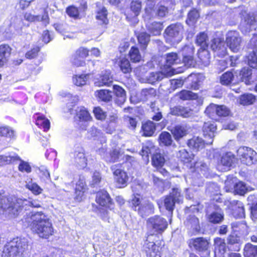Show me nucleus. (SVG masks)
Returning a JSON list of instances; mask_svg holds the SVG:
<instances>
[{
    "label": "nucleus",
    "instance_id": "obj_50",
    "mask_svg": "<svg viewBox=\"0 0 257 257\" xmlns=\"http://www.w3.org/2000/svg\"><path fill=\"white\" fill-rule=\"evenodd\" d=\"M159 143L165 146H170L172 144L171 136L168 132H162L159 136Z\"/></svg>",
    "mask_w": 257,
    "mask_h": 257
},
{
    "label": "nucleus",
    "instance_id": "obj_7",
    "mask_svg": "<svg viewBox=\"0 0 257 257\" xmlns=\"http://www.w3.org/2000/svg\"><path fill=\"white\" fill-rule=\"evenodd\" d=\"M28 243L24 239L17 238L8 242L3 251V257H20L27 249Z\"/></svg>",
    "mask_w": 257,
    "mask_h": 257
},
{
    "label": "nucleus",
    "instance_id": "obj_32",
    "mask_svg": "<svg viewBox=\"0 0 257 257\" xmlns=\"http://www.w3.org/2000/svg\"><path fill=\"white\" fill-rule=\"evenodd\" d=\"M127 57L133 63H140L143 60V56L140 49L136 45L131 47L127 53Z\"/></svg>",
    "mask_w": 257,
    "mask_h": 257
},
{
    "label": "nucleus",
    "instance_id": "obj_1",
    "mask_svg": "<svg viewBox=\"0 0 257 257\" xmlns=\"http://www.w3.org/2000/svg\"><path fill=\"white\" fill-rule=\"evenodd\" d=\"M29 226L32 232L42 239L54 235L55 229L51 219L42 211L30 213L28 216Z\"/></svg>",
    "mask_w": 257,
    "mask_h": 257
},
{
    "label": "nucleus",
    "instance_id": "obj_2",
    "mask_svg": "<svg viewBox=\"0 0 257 257\" xmlns=\"http://www.w3.org/2000/svg\"><path fill=\"white\" fill-rule=\"evenodd\" d=\"M4 193L0 192V212L17 217L22 212L23 206L12 197L4 195Z\"/></svg>",
    "mask_w": 257,
    "mask_h": 257
},
{
    "label": "nucleus",
    "instance_id": "obj_33",
    "mask_svg": "<svg viewBox=\"0 0 257 257\" xmlns=\"http://www.w3.org/2000/svg\"><path fill=\"white\" fill-rule=\"evenodd\" d=\"M142 51H146L150 41V35L146 32L139 33L136 36Z\"/></svg>",
    "mask_w": 257,
    "mask_h": 257
},
{
    "label": "nucleus",
    "instance_id": "obj_4",
    "mask_svg": "<svg viewBox=\"0 0 257 257\" xmlns=\"http://www.w3.org/2000/svg\"><path fill=\"white\" fill-rule=\"evenodd\" d=\"M95 201L99 206L101 219H108V210H113L114 206L109 194L106 190H100L96 193Z\"/></svg>",
    "mask_w": 257,
    "mask_h": 257
},
{
    "label": "nucleus",
    "instance_id": "obj_55",
    "mask_svg": "<svg viewBox=\"0 0 257 257\" xmlns=\"http://www.w3.org/2000/svg\"><path fill=\"white\" fill-rule=\"evenodd\" d=\"M40 50V46L38 45L34 46L25 53V56L28 59H34L38 56Z\"/></svg>",
    "mask_w": 257,
    "mask_h": 257
},
{
    "label": "nucleus",
    "instance_id": "obj_35",
    "mask_svg": "<svg viewBox=\"0 0 257 257\" xmlns=\"http://www.w3.org/2000/svg\"><path fill=\"white\" fill-rule=\"evenodd\" d=\"M95 96L97 99L104 102H109L112 100L111 91L108 89H100L95 91Z\"/></svg>",
    "mask_w": 257,
    "mask_h": 257
},
{
    "label": "nucleus",
    "instance_id": "obj_9",
    "mask_svg": "<svg viewBox=\"0 0 257 257\" xmlns=\"http://www.w3.org/2000/svg\"><path fill=\"white\" fill-rule=\"evenodd\" d=\"M182 30L183 27L178 23L169 25L163 33L165 42L171 45L180 43L183 38Z\"/></svg>",
    "mask_w": 257,
    "mask_h": 257
},
{
    "label": "nucleus",
    "instance_id": "obj_6",
    "mask_svg": "<svg viewBox=\"0 0 257 257\" xmlns=\"http://www.w3.org/2000/svg\"><path fill=\"white\" fill-rule=\"evenodd\" d=\"M129 207L142 218H145L154 213V206L152 203L148 202L142 204L140 194H134L129 201Z\"/></svg>",
    "mask_w": 257,
    "mask_h": 257
},
{
    "label": "nucleus",
    "instance_id": "obj_21",
    "mask_svg": "<svg viewBox=\"0 0 257 257\" xmlns=\"http://www.w3.org/2000/svg\"><path fill=\"white\" fill-rule=\"evenodd\" d=\"M170 114L183 118H189L193 116L194 110L189 106L178 105L170 108Z\"/></svg>",
    "mask_w": 257,
    "mask_h": 257
},
{
    "label": "nucleus",
    "instance_id": "obj_29",
    "mask_svg": "<svg viewBox=\"0 0 257 257\" xmlns=\"http://www.w3.org/2000/svg\"><path fill=\"white\" fill-rule=\"evenodd\" d=\"M195 43L197 46L199 47L198 49H208L209 43L207 34L205 32L199 33L196 36Z\"/></svg>",
    "mask_w": 257,
    "mask_h": 257
},
{
    "label": "nucleus",
    "instance_id": "obj_12",
    "mask_svg": "<svg viewBox=\"0 0 257 257\" xmlns=\"http://www.w3.org/2000/svg\"><path fill=\"white\" fill-rule=\"evenodd\" d=\"M195 155L189 152L186 149L179 150L177 154V158L183 166L191 170L192 172L197 171L198 162L194 161Z\"/></svg>",
    "mask_w": 257,
    "mask_h": 257
},
{
    "label": "nucleus",
    "instance_id": "obj_51",
    "mask_svg": "<svg viewBox=\"0 0 257 257\" xmlns=\"http://www.w3.org/2000/svg\"><path fill=\"white\" fill-rule=\"evenodd\" d=\"M13 48L8 43L0 44V54L10 60L13 53Z\"/></svg>",
    "mask_w": 257,
    "mask_h": 257
},
{
    "label": "nucleus",
    "instance_id": "obj_24",
    "mask_svg": "<svg viewBox=\"0 0 257 257\" xmlns=\"http://www.w3.org/2000/svg\"><path fill=\"white\" fill-rule=\"evenodd\" d=\"M212 143L206 142L199 137L193 136L192 138L187 141L188 147L195 151H199L204 149L206 145L211 144Z\"/></svg>",
    "mask_w": 257,
    "mask_h": 257
},
{
    "label": "nucleus",
    "instance_id": "obj_27",
    "mask_svg": "<svg viewBox=\"0 0 257 257\" xmlns=\"http://www.w3.org/2000/svg\"><path fill=\"white\" fill-rule=\"evenodd\" d=\"M156 130V124L153 121L148 120L142 123L141 132L142 136L150 137L153 136Z\"/></svg>",
    "mask_w": 257,
    "mask_h": 257
},
{
    "label": "nucleus",
    "instance_id": "obj_41",
    "mask_svg": "<svg viewBox=\"0 0 257 257\" xmlns=\"http://www.w3.org/2000/svg\"><path fill=\"white\" fill-rule=\"evenodd\" d=\"M74 161L80 167H84L86 166L87 159L84 150L74 152Z\"/></svg>",
    "mask_w": 257,
    "mask_h": 257
},
{
    "label": "nucleus",
    "instance_id": "obj_46",
    "mask_svg": "<svg viewBox=\"0 0 257 257\" xmlns=\"http://www.w3.org/2000/svg\"><path fill=\"white\" fill-rule=\"evenodd\" d=\"M243 255L244 257H255L257 255V245L247 243L243 248Z\"/></svg>",
    "mask_w": 257,
    "mask_h": 257
},
{
    "label": "nucleus",
    "instance_id": "obj_22",
    "mask_svg": "<svg viewBox=\"0 0 257 257\" xmlns=\"http://www.w3.org/2000/svg\"><path fill=\"white\" fill-rule=\"evenodd\" d=\"M142 8V3L140 0H133L130 6L129 10L125 12L126 19L128 21L136 19L140 14Z\"/></svg>",
    "mask_w": 257,
    "mask_h": 257
},
{
    "label": "nucleus",
    "instance_id": "obj_14",
    "mask_svg": "<svg viewBox=\"0 0 257 257\" xmlns=\"http://www.w3.org/2000/svg\"><path fill=\"white\" fill-rule=\"evenodd\" d=\"M237 154L240 162L243 165L251 166L257 161V153L250 148L240 147Z\"/></svg>",
    "mask_w": 257,
    "mask_h": 257
},
{
    "label": "nucleus",
    "instance_id": "obj_42",
    "mask_svg": "<svg viewBox=\"0 0 257 257\" xmlns=\"http://www.w3.org/2000/svg\"><path fill=\"white\" fill-rule=\"evenodd\" d=\"M180 61L177 53L175 52L168 53L166 55L165 66L170 68L173 65L179 63Z\"/></svg>",
    "mask_w": 257,
    "mask_h": 257
},
{
    "label": "nucleus",
    "instance_id": "obj_38",
    "mask_svg": "<svg viewBox=\"0 0 257 257\" xmlns=\"http://www.w3.org/2000/svg\"><path fill=\"white\" fill-rule=\"evenodd\" d=\"M232 70L227 71L223 73L220 77V83L224 86H230L231 84H234L233 83L234 78V75Z\"/></svg>",
    "mask_w": 257,
    "mask_h": 257
},
{
    "label": "nucleus",
    "instance_id": "obj_25",
    "mask_svg": "<svg viewBox=\"0 0 257 257\" xmlns=\"http://www.w3.org/2000/svg\"><path fill=\"white\" fill-rule=\"evenodd\" d=\"M74 118L82 122L91 121L92 119L90 112L84 106H78L76 108Z\"/></svg>",
    "mask_w": 257,
    "mask_h": 257
},
{
    "label": "nucleus",
    "instance_id": "obj_57",
    "mask_svg": "<svg viewBox=\"0 0 257 257\" xmlns=\"http://www.w3.org/2000/svg\"><path fill=\"white\" fill-rule=\"evenodd\" d=\"M92 112L97 120H104L106 118V112L103 111L100 106L94 107L93 109Z\"/></svg>",
    "mask_w": 257,
    "mask_h": 257
},
{
    "label": "nucleus",
    "instance_id": "obj_36",
    "mask_svg": "<svg viewBox=\"0 0 257 257\" xmlns=\"http://www.w3.org/2000/svg\"><path fill=\"white\" fill-rule=\"evenodd\" d=\"M197 56L201 65L204 66L209 65L211 57L208 49H198Z\"/></svg>",
    "mask_w": 257,
    "mask_h": 257
},
{
    "label": "nucleus",
    "instance_id": "obj_52",
    "mask_svg": "<svg viewBox=\"0 0 257 257\" xmlns=\"http://www.w3.org/2000/svg\"><path fill=\"white\" fill-rule=\"evenodd\" d=\"M207 220L212 224H218L224 219V215L217 212H213L207 216Z\"/></svg>",
    "mask_w": 257,
    "mask_h": 257
},
{
    "label": "nucleus",
    "instance_id": "obj_37",
    "mask_svg": "<svg viewBox=\"0 0 257 257\" xmlns=\"http://www.w3.org/2000/svg\"><path fill=\"white\" fill-rule=\"evenodd\" d=\"M240 82H244L246 85H250L251 81L252 71L248 67H243L239 71Z\"/></svg>",
    "mask_w": 257,
    "mask_h": 257
},
{
    "label": "nucleus",
    "instance_id": "obj_58",
    "mask_svg": "<svg viewBox=\"0 0 257 257\" xmlns=\"http://www.w3.org/2000/svg\"><path fill=\"white\" fill-rule=\"evenodd\" d=\"M26 188L35 195H38L43 192V189L36 183H30L26 185Z\"/></svg>",
    "mask_w": 257,
    "mask_h": 257
},
{
    "label": "nucleus",
    "instance_id": "obj_45",
    "mask_svg": "<svg viewBox=\"0 0 257 257\" xmlns=\"http://www.w3.org/2000/svg\"><path fill=\"white\" fill-rule=\"evenodd\" d=\"M224 45V40L219 37L214 38L211 41L210 48L213 51H223Z\"/></svg>",
    "mask_w": 257,
    "mask_h": 257
},
{
    "label": "nucleus",
    "instance_id": "obj_16",
    "mask_svg": "<svg viewBox=\"0 0 257 257\" xmlns=\"http://www.w3.org/2000/svg\"><path fill=\"white\" fill-rule=\"evenodd\" d=\"M90 50L84 47H80L71 56V63L75 67H81L85 65V59L88 57Z\"/></svg>",
    "mask_w": 257,
    "mask_h": 257
},
{
    "label": "nucleus",
    "instance_id": "obj_62",
    "mask_svg": "<svg viewBox=\"0 0 257 257\" xmlns=\"http://www.w3.org/2000/svg\"><path fill=\"white\" fill-rule=\"evenodd\" d=\"M24 19L29 23L39 22L40 20V16L34 15L29 12H25L23 15Z\"/></svg>",
    "mask_w": 257,
    "mask_h": 257
},
{
    "label": "nucleus",
    "instance_id": "obj_28",
    "mask_svg": "<svg viewBox=\"0 0 257 257\" xmlns=\"http://www.w3.org/2000/svg\"><path fill=\"white\" fill-rule=\"evenodd\" d=\"M113 91L115 96V103L118 105H121L126 100V95L125 90L117 84L113 85Z\"/></svg>",
    "mask_w": 257,
    "mask_h": 257
},
{
    "label": "nucleus",
    "instance_id": "obj_40",
    "mask_svg": "<svg viewBox=\"0 0 257 257\" xmlns=\"http://www.w3.org/2000/svg\"><path fill=\"white\" fill-rule=\"evenodd\" d=\"M87 189L86 185L83 184V183H77L75 189V199L78 202L81 201Z\"/></svg>",
    "mask_w": 257,
    "mask_h": 257
},
{
    "label": "nucleus",
    "instance_id": "obj_64",
    "mask_svg": "<svg viewBox=\"0 0 257 257\" xmlns=\"http://www.w3.org/2000/svg\"><path fill=\"white\" fill-rule=\"evenodd\" d=\"M220 163L223 166L229 167L233 163V158L226 154H224L221 158Z\"/></svg>",
    "mask_w": 257,
    "mask_h": 257
},
{
    "label": "nucleus",
    "instance_id": "obj_60",
    "mask_svg": "<svg viewBox=\"0 0 257 257\" xmlns=\"http://www.w3.org/2000/svg\"><path fill=\"white\" fill-rule=\"evenodd\" d=\"M217 104H210L205 109V113L210 118L217 116Z\"/></svg>",
    "mask_w": 257,
    "mask_h": 257
},
{
    "label": "nucleus",
    "instance_id": "obj_59",
    "mask_svg": "<svg viewBox=\"0 0 257 257\" xmlns=\"http://www.w3.org/2000/svg\"><path fill=\"white\" fill-rule=\"evenodd\" d=\"M20 161V163L18 166V170L22 173H30L32 171V168L29 163L22 160L20 158V160H18L17 162Z\"/></svg>",
    "mask_w": 257,
    "mask_h": 257
},
{
    "label": "nucleus",
    "instance_id": "obj_11",
    "mask_svg": "<svg viewBox=\"0 0 257 257\" xmlns=\"http://www.w3.org/2000/svg\"><path fill=\"white\" fill-rule=\"evenodd\" d=\"M147 225L153 230V236L159 237V234H162L168 227L167 220L159 215L149 218L147 220Z\"/></svg>",
    "mask_w": 257,
    "mask_h": 257
},
{
    "label": "nucleus",
    "instance_id": "obj_47",
    "mask_svg": "<svg viewBox=\"0 0 257 257\" xmlns=\"http://www.w3.org/2000/svg\"><path fill=\"white\" fill-rule=\"evenodd\" d=\"M96 19L100 21L101 25H107L108 24L107 11L105 7H102L97 12Z\"/></svg>",
    "mask_w": 257,
    "mask_h": 257
},
{
    "label": "nucleus",
    "instance_id": "obj_20",
    "mask_svg": "<svg viewBox=\"0 0 257 257\" xmlns=\"http://www.w3.org/2000/svg\"><path fill=\"white\" fill-rule=\"evenodd\" d=\"M228 251L238 252L240 250L242 241L240 237L235 232H231L226 239Z\"/></svg>",
    "mask_w": 257,
    "mask_h": 257
},
{
    "label": "nucleus",
    "instance_id": "obj_13",
    "mask_svg": "<svg viewBox=\"0 0 257 257\" xmlns=\"http://www.w3.org/2000/svg\"><path fill=\"white\" fill-rule=\"evenodd\" d=\"M190 248L194 249L199 254L201 253H210V243L209 239L204 237H197L190 239L188 241Z\"/></svg>",
    "mask_w": 257,
    "mask_h": 257
},
{
    "label": "nucleus",
    "instance_id": "obj_15",
    "mask_svg": "<svg viewBox=\"0 0 257 257\" xmlns=\"http://www.w3.org/2000/svg\"><path fill=\"white\" fill-rule=\"evenodd\" d=\"M182 197L180 190L173 188L169 194L164 197V205L166 209L172 213L176 202L179 203L182 201Z\"/></svg>",
    "mask_w": 257,
    "mask_h": 257
},
{
    "label": "nucleus",
    "instance_id": "obj_44",
    "mask_svg": "<svg viewBox=\"0 0 257 257\" xmlns=\"http://www.w3.org/2000/svg\"><path fill=\"white\" fill-rule=\"evenodd\" d=\"M255 100V96L251 93H244L239 97V103L243 106L251 105Z\"/></svg>",
    "mask_w": 257,
    "mask_h": 257
},
{
    "label": "nucleus",
    "instance_id": "obj_54",
    "mask_svg": "<svg viewBox=\"0 0 257 257\" xmlns=\"http://www.w3.org/2000/svg\"><path fill=\"white\" fill-rule=\"evenodd\" d=\"M89 74L75 75L73 77V82L77 86L84 85L86 83L87 77Z\"/></svg>",
    "mask_w": 257,
    "mask_h": 257
},
{
    "label": "nucleus",
    "instance_id": "obj_34",
    "mask_svg": "<svg viewBox=\"0 0 257 257\" xmlns=\"http://www.w3.org/2000/svg\"><path fill=\"white\" fill-rule=\"evenodd\" d=\"M113 82V77L110 70H105L101 74L97 81L98 86L99 87L106 86H110Z\"/></svg>",
    "mask_w": 257,
    "mask_h": 257
},
{
    "label": "nucleus",
    "instance_id": "obj_26",
    "mask_svg": "<svg viewBox=\"0 0 257 257\" xmlns=\"http://www.w3.org/2000/svg\"><path fill=\"white\" fill-rule=\"evenodd\" d=\"M35 119V124L44 132H47L50 127V120L43 114L40 112L35 113L33 116Z\"/></svg>",
    "mask_w": 257,
    "mask_h": 257
},
{
    "label": "nucleus",
    "instance_id": "obj_48",
    "mask_svg": "<svg viewBox=\"0 0 257 257\" xmlns=\"http://www.w3.org/2000/svg\"><path fill=\"white\" fill-rule=\"evenodd\" d=\"M178 96L182 100H195L198 98L197 94L185 89L180 91L178 93Z\"/></svg>",
    "mask_w": 257,
    "mask_h": 257
},
{
    "label": "nucleus",
    "instance_id": "obj_3",
    "mask_svg": "<svg viewBox=\"0 0 257 257\" xmlns=\"http://www.w3.org/2000/svg\"><path fill=\"white\" fill-rule=\"evenodd\" d=\"M126 161L122 163H119L114 165L111 167V170L114 177V181L117 188H123L127 185L129 177L127 173L124 171L125 166H127V169L131 166L128 161L132 160V157L130 155L125 156Z\"/></svg>",
    "mask_w": 257,
    "mask_h": 257
},
{
    "label": "nucleus",
    "instance_id": "obj_5",
    "mask_svg": "<svg viewBox=\"0 0 257 257\" xmlns=\"http://www.w3.org/2000/svg\"><path fill=\"white\" fill-rule=\"evenodd\" d=\"M153 235L152 233L147 234L143 252L145 253L146 257H162L163 249L165 246L164 241L163 239L156 240L155 242L151 241V237Z\"/></svg>",
    "mask_w": 257,
    "mask_h": 257
},
{
    "label": "nucleus",
    "instance_id": "obj_23",
    "mask_svg": "<svg viewBox=\"0 0 257 257\" xmlns=\"http://www.w3.org/2000/svg\"><path fill=\"white\" fill-rule=\"evenodd\" d=\"M214 257H224L228 250L226 242L223 238L216 237L213 239Z\"/></svg>",
    "mask_w": 257,
    "mask_h": 257
},
{
    "label": "nucleus",
    "instance_id": "obj_17",
    "mask_svg": "<svg viewBox=\"0 0 257 257\" xmlns=\"http://www.w3.org/2000/svg\"><path fill=\"white\" fill-rule=\"evenodd\" d=\"M113 66L116 68L119 72L124 74H129L132 73L133 68L130 60L125 57L116 56L112 60Z\"/></svg>",
    "mask_w": 257,
    "mask_h": 257
},
{
    "label": "nucleus",
    "instance_id": "obj_53",
    "mask_svg": "<svg viewBox=\"0 0 257 257\" xmlns=\"http://www.w3.org/2000/svg\"><path fill=\"white\" fill-rule=\"evenodd\" d=\"M247 191L245 184L242 181H238L233 185V193L240 196L244 195Z\"/></svg>",
    "mask_w": 257,
    "mask_h": 257
},
{
    "label": "nucleus",
    "instance_id": "obj_30",
    "mask_svg": "<svg viewBox=\"0 0 257 257\" xmlns=\"http://www.w3.org/2000/svg\"><path fill=\"white\" fill-rule=\"evenodd\" d=\"M217 127L215 123L212 121L204 122L202 126V132L205 137H208L210 142L212 143L213 138Z\"/></svg>",
    "mask_w": 257,
    "mask_h": 257
},
{
    "label": "nucleus",
    "instance_id": "obj_19",
    "mask_svg": "<svg viewBox=\"0 0 257 257\" xmlns=\"http://www.w3.org/2000/svg\"><path fill=\"white\" fill-rule=\"evenodd\" d=\"M179 52L182 56V62L185 66L194 67L196 65L194 59V49L189 46L185 45L181 48Z\"/></svg>",
    "mask_w": 257,
    "mask_h": 257
},
{
    "label": "nucleus",
    "instance_id": "obj_31",
    "mask_svg": "<svg viewBox=\"0 0 257 257\" xmlns=\"http://www.w3.org/2000/svg\"><path fill=\"white\" fill-rule=\"evenodd\" d=\"M147 31L153 36L160 35L164 28L163 22H152L146 25Z\"/></svg>",
    "mask_w": 257,
    "mask_h": 257
},
{
    "label": "nucleus",
    "instance_id": "obj_18",
    "mask_svg": "<svg viewBox=\"0 0 257 257\" xmlns=\"http://www.w3.org/2000/svg\"><path fill=\"white\" fill-rule=\"evenodd\" d=\"M241 38L236 31H231L227 33L225 43L227 46L233 52H237L240 48Z\"/></svg>",
    "mask_w": 257,
    "mask_h": 257
},
{
    "label": "nucleus",
    "instance_id": "obj_8",
    "mask_svg": "<svg viewBox=\"0 0 257 257\" xmlns=\"http://www.w3.org/2000/svg\"><path fill=\"white\" fill-rule=\"evenodd\" d=\"M168 14V8L162 5L156 6V1L149 0L145 8L143 16L145 20H150L155 18L162 19L165 18Z\"/></svg>",
    "mask_w": 257,
    "mask_h": 257
},
{
    "label": "nucleus",
    "instance_id": "obj_49",
    "mask_svg": "<svg viewBox=\"0 0 257 257\" xmlns=\"http://www.w3.org/2000/svg\"><path fill=\"white\" fill-rule=\"evenodd\" d=\"M20 160V157L17 154L13 156L0 155V166L13 164Z\"/></svg>",
    "mask_w": 257,
    "mask_h": 257
},
{
    "label": "nucleus",
    "instance_id": "obj_43",
    "mask_svg": "<svg viewBox=\"0 0 257 257\" xmlns=\"http://www.w3.org/2000/svg\"><path fill=\"white\" fill-rule=\"evenodd\" d=\"M165 163V159L160 153H155L152 157V164L157 170L162 168Z\"/></svg>",
    "mask_w": 257,
    "mask_h": 257
},
{
    "label": "nucleus",
    "instance_id": "obj_63",
    "mask_svg": "<svg viewBox=\"0 0 257 257\" xmlns=\"http://www.w3.org/2000/svg\"><path fill=\"white\" fill-rule=\"evenodd\" d=\"M232 214L235 218H242L245 216L243 206H236L232 210Z\"/></svg>",
    "mask_w": 257,
    "mask_h": 257
},
{
    "label": "nucleus",
    "instance_id": "obj_10",
    "mask_svg": "<svg viewBox=\"0 0 257 257\" xmlns=\"http://www.w3.org/2000/svg\"><path fill=\"white\" fill-rule=\"evenodd\" d=\"M79 5L77 7L71 5L66 7L65 13L71 19L74 20H80L84 17L87 10V3L85 0H77L76 2Z\"/></svg>",
    "mask_w": 257,
    "mask_h": 257
},
{
    "label": "nucleus",
    "instance_id": "obj_61",
    "mask_svg": "<svg viewBox=\"0 0 257 257\" xmlns=\"http://www.w3.org/2000/svg\"><path fill=\"white\" fill-rule=\"evenodd\" d=\"M217 116L219 117H226L230 115V110L224 105H217Z\"/></svg>",
    "mask_w": 257,
    "mask_h": 257
},
{
    "label": "nucleus",
    "instance_id": "obj_56",
    "mask_svg": "<svg viewBox=\"0 0 257 257\" xmlns=\"http://www.w3.org/2000/svg\"><path fill=\"white\" fill-rule=\"evenodd\" d=\"M248 65L251 68L257 69V55L255 51L250 52L246 56Z\"/></svg>",
    "mask_w": 257,
    "mask_h": 257
},
{
    "label": "nucleus",
    "instance_id": "obj_39",
    "mask_svg": "<svg viewBox=\"0 0 257 257\" xmlns=\"http://www.w3.org/2000/svg\"><path fill=\"white\" fill-rule=\"evenodd\" d=\"M171 133L176 141H179L187 134V131L184 126L181 125H176L171 130Z\"/></svg>",
    "mask_w": 257,
    "mask_h": 257
}]
</instances>
